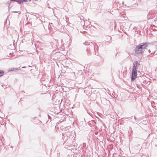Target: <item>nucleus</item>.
<instances>
[{"label":"nucleus","mask_w":157,"mask_h":157,"mask_svg":"<svg viewBox=\"0 0 157 157\" xmlns=\"http://www.w3.org/2000/svg\"><path fill=\"white\" fill-rule=\"evenodd\" d=\"M148 46L147 43H142L136 46L135 50V52L136 54L142 53L145 49Z\"/></svg>","instance_id":"obj_1"},{"label":"nucleus","mask_w":157,"mask_h":157,"mask_svg":"<svg viewBox=\"0 0 157 157\" xmlns=\"http://www.w3.org/2000/svg\"><path fill=\"white\" fill-rule=\"evenodd\" d=\"M137 73L136 67L134 65L133 66L132 70V72L131 80L133 81L137 78Z\"/></svg>","instance_id":"obj_2"},{"label":"nucleus","mask_w":157,"mask_h":157,"mask_svg":"<svg viewBox=\"0 0 157 157\" xmlns=\"http://www.w3.org/2000/svg\"><path fill=\"white\" fill-rule=\"evenodd\" d=\"M15 2H18L19 4H21V3L23 2H26L27 0H15Z\"/></svg>","instance_id":"obj_3"},{"label":"nucleus","mask_w":157,"mask_h":157,"mask_svg":"<svg viewBox=\"0 0 157 157\" xmlns=\"http://www.w3.org/2000/svg\"><path fill=\"white\" fill-rule=\"evenodd\" d=\"M4 74V71L3 70L0 71V77L3 76Z\"/></svg>","instance_id":"obj_4"},{"label":"nucleus","mask_w":157,"mask_h":157,"mask_svg":"<svg viewBox=\"0 0 157 157\" xmlns=\"http://www.w3.org/2000/svg\"><path fill=\"white\" fill-rule=\"evenodd\" d=\"M18 70V69L17 68H11V70H10V71H14V70Z\"/></svg>","instance_id":"obj_5"},{"label":"nucleus","mask_w":157,"mask_h":157,"mask_svg":"<svg viewBox=\"0 0 157 157\" xmlns=\"http://www.w3.org/2000/svg\"><path fill=\"white\" fill-rule=\"evenodd\" d=\"M11 1H14L15 2V0H12Z\"/></svg>","instance_id":"obj_6"}]
</instances>
